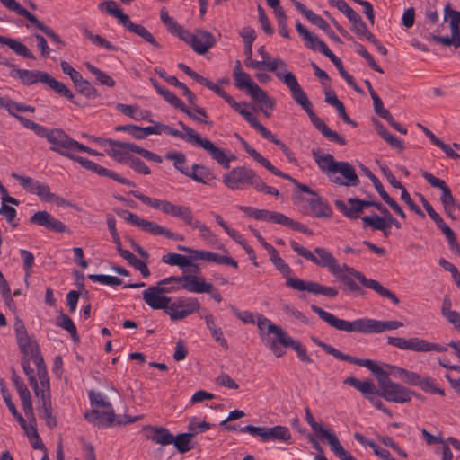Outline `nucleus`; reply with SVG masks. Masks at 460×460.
I'll return each mask as SVG.
<instances>
[{
  "label": "nucleus",
  "mask_w": 460,
  "mask_h": 460,
  "mask_svg": "<svg viewBox=\"0 0 460 460\" xmlns=\"http://www.w3.org/2000/svg\"><path fill=\"white\" fill-rule=\"evenodd\" d=\"M311 340L315 345L322 348L327 354L333 356L337 359L347 361L355 365L360 363L361 358L344 354L339 349H335L334 347L329 344L324 343L323 341H320L318 338L314 336H312Z\"/></svg>",
  "instance_id": "72a5a7b5"
},
{
  "label": "nucleus",
  "mask_w": 460,
  "mask_h": 460,
  "mask_svg": "<svg viewBox=\"0 0 460 460\" xmlns=\"http://www.w3.org/2000/svg\"><path fill=\"white\" fill-rule=\"evenodd\" d=\"M290 246L298 255L319 267L327 268L332 274L341 266L332 252L325 248L316 247L312 252L296 241H290Z\"/></svg>",
  "instance_id": "9b49d317"
},
{
  "label": "nucleus",
  "mask_w": 460,
  "mask_h": 460,
  "mask_svg": "<svg viewBox=\"0 0 460 460\" xmlns=\"http://www.w3.org/2000/svg\"><path fill=\"white\" fill-rule=\"evenodd\" d=\"M312 155L319 168L331 181L346 187H356L359 184L355 168L349 163L338 162L332 155L322 154L319 148L313 149Z\"/></svg>",
  "instance_id": "20e7f679"
},
{
  "label": "nucleus",
  "mask_w": 460,
  "mask_h": 460,
  "mask_svg": "<svg viewBox=\"0 0 460 460\" xmlns=\"http://www.w3.org/2000/svg\"><path fill=\"white\" fill-rule=\"evenodd\" d=\"M167 160L172 161L174 167L184 175H190V170L184 166L186 162V156L181 152H168L165 155Z\"/></svg>",
  "instance_id": "5fc2aeb1"
},
{
  "label": "nucleus",
  "mask_w": 460,
  "mask_h": 460,
  "mask_svg": "<svg viewBox=\"0 0 460 460\" xmlns=\"http://www.w3.org/2000/svg\"><path fill=\"white\" fill-rule=\"evenodd\" d=\"M358 366L367 367L376 376L379 386L377 395L379 397L395 403H404L411 400L414 392L398 383L393 382L389 377V374L375 361L361 358Z\"/></svg>",
  "instance_id": "39448f33"
},
{
  "label": "nucleus",
  "mask_w": 460,
  "mask_h": 460,
  "mask_svg": "<svg viewBox=\"0 0 460 460\" xmlns=\"http://www.w3.org/2000/svg\"><path fill=\"white\" fill-rule=\"evenodd\" d=\"M199 307L200 305L197 298L180 297L174 302H170L166 314L172 321H180L197 312Z\"/></svg>",
  "instance_id": "f3484780"
},
{
  "label": "nucleus",
  "mask_w": 460,
  "mask_h": 460,
  "mask_svg": "<svg viewBox=\"0 0 460 460\" xmlns=\"http://www.w3.org/2000/svg\"><path fill=\"white\" fill-rule=\"evenodd\" d=\"M189 174L187 176L195 181L207 185H211L216 180V176L209 168L199 164L192 165V171H190Z\"/></svg>",
  "instance_id": "473e14b6"
},
{
  "label": "nucleus",
  "mask_w": 460,
  "mask_h": 460,
  "mask_svg": "<svg viewBox=\"0 0 460 460\" xmlns=\"http://www.w3.org/2000/svg\"><path fill=\"white\" fill-rule=\"evenodd\" d=\"M313 125L323 135L324 137L337 143L341 146L346 145L344 137L340 136L336 131L332 130L313 111L309 110L307 112Z\"/></svg>",
  "instance_id": "cd10ccee"
},
{
  "label": "nucleus",
  "mask_w": 460,
  "mask_h": 460,
  "mask_svg": "<svg viewBox=\"0 0 460 460\" xmlns=\"http://www.w3.org/2000/svg\"><path fill=\"white\" fill-rule=\"evenodd\" d=\"M305 420L310 425L314 432L319 435L322 438L328 440L334 433L324 429L323 426L314 420V418L308 407L305 409Z\"/></svg>",
  "instance_id": "49530a36"
},
{
  "label": "nucleus",
  "mask_w": 460,
  "mask_h": 460,
  "mask_svg": "<svg viewBox=\"0 0 460 460\" xmlns=\"http://www.w3.org/2000/svg\"><path fill=\"white\" fill-rule=\"evenodd\" d=\"M223 182L231 190H243L246 186H251L259 192L275 197L279 195V190L268 186L253 170L244 166L233 168L224 175Z\"/></svg>",
  "instance_id": "423d86ee"
},
{
  "label": "nucleus",
  "mask_w": 460,
  "mask_h": 460,
  "mask_svg": "<svg viewBox=\"0 0 460 460\" xmlns=\"http://www.w3.org/2000/svg\"><path fill=\"white\" fill-rule=\"evenodd\" d=\"M163 294L172 293L181 288V276H171L157 282L155 285Z\"/></svg>",
  "instance_id": "37998d69"
},
{
  "label": "nucleus",
  "mask_w": 460,
  "mask_h": 460,
  "mask_svg": "<svg viewBox=\"0 0 460 460\" xmlns=\"http://www.w3.org/2000/svg\"><path fill=\"white\" fill-rule=\"evenodd\" d=\"M235 86L238 89H245L250 96L254 93L255 89L259 87L245 72L233 73Z\"/></svg>",
  "instance_id": "ea45409f"
},
{
  "label": "nucleus",
  "mask_w": 460,
  "mask_h": 460,
  "mask_svg": "<svg viewBox=\"0 0 460 460\" xmlns=\"http://www.w3.org/2000/svg\"><path fill=\"white\" fill-rule=\"evenodd\" d=\"M161 96L164 98V100L169 102L172 106H173L176 109H179L181 111L184 112L189 118L191 119L204 123L206 125L211 126L212 122L209 120H202L199 118H197L194 113L190 111V108H188L183 102L179 99L170 90L164 88L163 91H161V93H159Z\"/></svg>",
  "instance_id": "c85d7f7f"
},
{
  "label": "nucleus",
  "mask_w": 460,
  "mask_h": 460,
  "mask_svg": "<svg viewBox=\"0 0 460 460\" xmlns=\"http://www.w3.org/2000/svg\"><path fill=\"white\" fill-rule=\"evenodd\" d=\"M252 100L260 104V109H269L272 110L275 106V102L273 99L270 98L268 93L262 90L260 86L255 89L254 93L251 95Z\"/></svg>",
  "instance_id": "de8ad7c7"
},
{
  "label": "nucleus",
  "mask_w": 460,
  "mask_h": 460,
  "mask_svg": "<svg viewBox=\"0 0 460 460\" xmlns=\"http://www.w3.org/2000/svg\"><path fill=\"white\" fill-rule=\"evenodd\" d=\"M286 285L295 290L307 291L314 295H323L327 297H335L339 294L335 288L323 286L314 281H305L298 278H288Z\"/></svg>",
  "instance_id": "a211bd4d"
},
{
  "label": "nucleus",
  "mask_w": 460,
  "mask_h": 460,
  "mask_svg": "<svg viewBox=\"0 0 460 460\" xmlns=\"http://www.w3.org/2000/svg\"><path fill=\"white\" fill-rule=\"evenodd\" d=\"M56 324L63 328L64 330L67 331L75 341H79L76 327L72 319L68 315L65 314H60V315H58L57 318Z\"/></svg>",
  "instance_id": "603ef678"
},
{
  "label": "nucleus",
  "mask_w": 460,
  "mask_h": 460,
  "mask_svg": "<svg viewBox=\"0 0 460 460\" xmlns=\"http://www.w3.org/2000/svg\"><path fill=\"white\" fill-rule=\"evenodd\" d=\"M190 259L203 260L206 261L215 262L217 264L228 265L234 268L238 267V262L234 259L204 250H198V252H194V255H190Z\"/></svg>",
  "instance_id": "c756f323"
},
{
  "label": "nucleus",
  "mask_w": 460,
  "mask_h": 460,
  "mask_svg": "<svg viewBox=\"0 0 460 460\" xmlns=\"http://www.w3.org/2000/svg\"><path fill=\"white\" fill-rule=\"evenodd\" d=\"M332 275L345 284L350 291H360V287L352 279L353 276L348 275L344 272L341 266L332 273Z\"/></svg>",
  "instance_id": "bf43d9fd"
},
{
  "label": "nucleus",
  "mask_w": 460,
  "mask_h": 460,
  "mask_svg": "<svg viewBox=\"0 0 460 460\" xmlns=\"http://www.w3.org/2000/svg\"><path fill=\"white\" fill-rule=\"evenodd\" d=\"M30 223L44 226L55 233H65L67 231L66 226L60 220L54 217L48 211H37L30 217Z\"/></svg>",
  "instance_id": "412c9836"
},
{
  "label": "nucleus",
  "mask_w": 460,
  "mask_h": 460,
  "mask_svg": "<svg viewBox=\"0 0 460 460\" xmlns=\"http://www.w3.org/2000/svg\"><path fill=\"white\" fill-rule=\"evenodd\" d=\"M276 77L289 88L293 99L302 107L303 110H305V112L313 109L312 102L308 99L305 91L299 85L297 79L293 73L285 69L283 72H277Z\"/></svg>",
  "instance_id": "dca6fc26"
},
{
  "label": "nucleus",
  "mask_w": 460,
  "mask_h": 460,
  "mask_svg": "<svg viewBox=\"0 0 460 460\" xmlns=\"http://www.w3.org/2000/svg\"><path fill=\"white\" fill-rule=\"evenodd\" d=\"M129 193L146 206L159 209L164 214L170 215L172 217L181 218L186 225L192 228L199 229L200 231V237L208 243H216V235L205 224H202L194 218L190 208L181 205H174L165 199H153L137 190L130 191Z\"/></svg>",
  "instance_id": "7ed1b4c3"
},
{
  "label": "nucleus",
  "mask_w": 460,
  "mask_h": 460,
  "mask_svg": "<svg viewBox=\"0 0 460 460\" xmlns=\"http://www.w3.org/2000/svg\"><path fill=\"white\" fill-rule=\"evenodd\" d=\"M351 31L361 40H374V35L367 30L362 18L352 23Z\"/></svg>",
  "instance_id": "680f3d73"
},
{
  "label": "nucleus",
  "mask_w": 460,
  "mask_h": 460,
  "mask_svg": "<svg viewBox=\"0 0 460 460\" xmlns=\"http://www.w3.org/2000/svg\"><path fill=\"white\" fill-rule=\"evenodd\" d=\"M17 342L21 351L25 354L31 356V351H33L34 347L40 348L38 343L31 340L28 334L24 336H21L17 338Z\"/></svg>",
  "instance_id": "338daca9"
},
{
  "label": "nucleus",
  "mask_w": 460,
  "mask_h": 460,
  "mask_svg": "<svg viewBox=\"0 0 460 460\" xmlns=\"http://www.w3.org/2000/svg\"><path fill=\"white\" fill-rule=\"evenodd\" d=\"M309 206L313 215L316 217H330L332 216V208L319 196L314 194L309 199Z\"/></svg>",
  "instance_id": "4c0bfd02"
},
{
  "label": "nucleus",
  "mask_w": 460,
  "mask_h": 460,
  "mask_svg": "<svg viewBox=\"0 0 460 460\" xmlns=\"http://www.w3.org/2000/svg\"><path fill=\"white\" fill-rule=\"evenodd\" d=\"M115 213L127 221L128 223L139 227L141 230L152 234V235H164L168 239L175 241H183L184 237L179 234H176L170 229H167L155 222L148 221L139 217L137 215L121 208H115Z\"/></svg>",
  "instance_id": "1a4fd4ad"
},
{
  "label": "nucleus",
  "mask_w": 460,
  "mask_h": 460,
  "mask_svg": "<svg viewBox=\"0 0 460 460\" xmlns=\"http://www.w3.org/2000/svg\"><path fill=\"white\" fill-rule=\"evenodd\" d=\"M240 432L249 433L253 437H261L263 442L280 441L288 445L292 444V436L289 429L286 426L257 427L247 425L240 429Z\"/></svg>",
  "instance_id": "4468645a"
},
{
  "label": "nucleus",
  "mask_w": 460,
  "mask_h": 460,
  "mask_svg": "<svg viewBox=\"0 0 460 460\" xmlns=\"http://www.w3.org/2000/svg\"><path fill=\"white\" fill-rule=\"evenodd\" d=\"M85 66L93 75H94L96 80L99 82L100 84L106 85L108 87L115 86V81L106 73L102 72L98 67L94 66L89 62L85 63Z\"/></svg>",
  "instance_id": "4d7b16f0"
},
{
  "label": "nucleus",
  "mask_w": 460,
  "mask_h": 460,
  "mask_svg": "<svg viewBox=\"0 0 460 460\" xmlns=\"http://www.w3.org/2000/svg\"><path fill=\"white\" fill-rule=\"evenodd\" d=\"M34 194L38 195L44 201H56L58 205L65 202L64 199L50 192V189L48 184L41 183L40 181L35 186Z\"/></svg>",
  "instance_id": "a18cd8bd"
},
{
  "label": "nucleus",
  "mask_w": 460,
  "mask_h": 460,
  "mask_svg": "<svg viewBox=\"0 0 460 460\" xmlns=\"http://www.w3.org/2000/svg\"><path fill=\"white\" fill-rule=\"evenodd\" d=\"M84 35L90 40L93 44L103 47L107 50L114 51L117 49L115 46H113L111 42H109L106 39L102 38L100 35L93 34L90 30L84 29Z\"/></svg>",
  "instance_id": "0e129e2a"
},
{
  "label": "nucleus",
  "mask_w": 460,
  "mask_h": 460,
  "mask_svg": "<svg viewBox=\"0 0 460 460\" xmlns=\"http://www.w3.org/2000/svg\"><path fill=\"white\" fill-rule=\"evenodd\" d=\"M34 111H35V108L32 106L22 104V103H18V102L13 101L12 104H11L10 114L12 116L15 117L22 124L23 127L34 131L33 128L27 126L26 121L31 122L33 124H37V123L23 117V116L17 114V112H34Z\"/></svg>",
  "instance_id": "a19ab883"
},
{
  "label": "nucleus",
  "mask_w": 460,
  "mask_h": 460,
  "mask_svg": "<svg viewBox=\"0 0 460 460\" xmlns=\"http://www.w3.org/2000/svg\"><path fill=\"white\" fill-rule=\"evenodd\" d=\"M153 128L155 130L154 134L160 135L161 133H165L167 135L180 137L181 139L185 140L188 142V134L187 132H181L177 129H174L171 128L168 125L160 123V122H155V125L153 126Z\"/></svg>",
  "instance_id": "13d9d810"
},
{
  "label": "nucleus",
  "mask_w": 460,
  "mask_h": 460,
  "mask_svg": "<svg viewBox=\"0 0 460 460\" xmlns=\"http://www.w3.org/2000/svg\"><path fill=\"white\" fill-rule=\"evenodd\" d=\"M181 288L192 293H212L214 286L207 283L203 277L193 274H183L181 276Z\"/></svg>",
  "instance_id": "4be33fe9"
},
{
  "label": "nucleus",
  "mask_w": 460,
  "mask_h": 460,
  "mask_svg": "<svg viewBox=\"0 0 460 460\" xmlns=\"http://www.w3.org/2000/svg\"><path fill=\"white\" fill-rule=\"evenodd\" d=\"M244 65L247 67L257 69V70H267L269 72L277 73L279 72L278 69H285L287 64L281 58H274L271 62L257 61L252 58H245Z\"/></svg>",
  "instance_id": "2f4dec72"
},
{
  "label": "nucleus",
  "mask_w": 460,
  "mask_h": 460,
  "mask_svg": "<svg viewBox=\"0 0 460 460\" xmlns=\"http://www.w3.org/2000/svg\"><path fill=\"white\" fill-rule=\"evenodd\" d=\"M12 380L20 396L22 406L25 415L33 422H36V419L33 412L31 395L22 379L18 376L15 373L12 376Z\"/></svg>",
  "instance_id": "b1692460"
},
{
  "label": "nucleus",
  "mask_w": 460,
  "mask_h": 460,
  "mask_svg": "<svg viewBox=\"0 0 460 460\" xmlns=\"http://www.w3.org/2000/svg\"><path fill=\"white\" fill-rule=\"evenodd\" d=\"M327 441L330 445L331 450L341 460H357L349 452L344 449L335 434H333Z\"/></svg>",
  "instance_id": "09e8293b"
},
{
  "label": "nucleus",
  "mask_w": 460,
  "mask_h": 460,
  "mask_svg": "<svg viewBox=\"0 0 460 460\" xmlns=\"http://www.w3.org/2000/svg\"><path fill=\"white\" fill-rule=\"evenodd\" d=\"M257 326L261 332V338L264 341L265 335L272 333L277 336V340L279 342L286 332L279 325L274 324L270 319L266 318L262 314L257 316Z\"/></svg>",
  "instance_id": "7c9ffc66"
},
{
  "label": "nucleus",
  "mask_w": 460,
  "mask_h": 460,
  "mask_svg": "<svg viewBox=\"0 0 460 460\" xmlns=\"http://www.w3.org/2000/svg\"><path fill=\"white\" fill-rule=\"evenodd\" d=\"M280 345L284 347L292 348L296 350L299 359L305 363H312V358L307 355V351L305 346H303L299 341L294 340L287 332L279 341Z\"/></svg>",
  "instance_id": "e433bc0d"
},
{
  "label": "nucleus",
  "mask_w": 460,
  "mask_h": 460,
  "mask_svg": "<svg viewBox=\"0 0 460 460\" xmlns=\"http://www.w3.org/2000/svg\"><path fill=\"white\" fill-rule=\"evenodd\" d=\"M341 267L344 272H346L348 275L353 276L366 288L373 289L381 296L390 299L394 305H398L400 303V300L395 296V294L382 286L377 280L367 279L364 274L348 266L347 264H343Z\"/></svg>",
  "instance_id": "6ab92c4d"
},
{
  "label": "nucleus",
  "mask_w": 460,
  "mask_h": 460,
  "mask_svg": "<svg viewBox=\"0 0 460 460\" xmlns=\"http://www.w3.org/2000/svg\"><path fill=\"white\" fill-rule=\"evenodd\" d=\"M101 9H104L110 15L117 18L119 22L128 31L141 37L146 42H148L155 48L160 49L161 45L156 41L152 33L141 24H136L130 21L128 15L125 14L115 1L110 0L99 4Z\"/></svg>",
  "instance_id": "6e6552de"
},
{
  "label": "nucleus",
  "mask_w": 460,
  "mask_h": 460,
  "mask_svg": "<svg viewBox=\"0 0 460 460\" xmlns=\"http://www.w3.org/2000/svg\"><path fill=\"white\" fill-rule=\"evenodd\" d=\"M421 175L432 187L441 190L442 194L440 197V201L443 205L445 213L451 219H456L457 212L460 211V204L454 198L450 188L447 186L445 181L435 177L433 174L427 171H422Z\"/></svg>",
  "instance_id": "f8f14e48"
},
{
  "label": "nucleus",
  "mask_w": 460,
  "mask_h": 460,
  "mask_svg": "<svg viewBox=\"0 0 460 460\" xmlns=\"http://www.w3.org/2000/svg\"><path fill=\"white\" fill-rule=\"evenodd\" d=\"M303 40L305 46L314 51H320L325 55L330 50L328 46L312 32H310L309 37H305Z\"/></svg>",
  "instance_id": "6e6d98bb"
},
{
  "label": "nucleus",
  "mask_w": 460,
  "mask_h": 460,
  "mask_svg": "<svg viewBox=\"0 0 460 460\" xmlns=\"http://www.w3.org/2000/svg\"><path fill=\"white\" fill-rule=\"evenodd\" d=\"M343 382L345 385H349L358 390L366 399L370 397L373 394H377L376 386L371 380L361 381L354 376H349Z\"/></svg>",
  "instance_id": "c9c22d12"
},
{
  "label": "nucleus",
  "mask_w": 460,
  "mask_h": 460,
  "mask_svg": "<svg viewBox=\"0 0 460 460\" xmlns=\"http://www.w3.org/2000/svg\"><path fill=\"white\" fill-rule=\"evenodd\" d=\"M22 17H24L27 21H29L36 28H38L42 32H44L48 37H49L57 44L60 45L61 47H64L66 45L65 42L59 37V35H58L53 31V29H51L49 26H46L44 23H42L40 21H39L38 18L34 14L31 13L28 10L23 13Z\"/></svg>",
  "instance_id": "f704fd0d"
},
{
  "label": "nucleus",
  "mask_w": 460,
  "mask_h": 460,
  "mask_svg": "<svg viewBox=\"0 0 460 460\" xmlns=\"http://www.w3.org/2000/svg\"><path fill=\"white\" fill-rule=\"evenodd\" d=\"M270 261L274 264V266L284 275L289 274L291 272V268L288 263L284 261V260L279 255L278 251L273 248L269 252Z\"/></svg>",
  "instance_id": "e2e57ef3"
},
{
  "label": "nucleus",
  "mask_w": 460,
  "mask_h": 460,
  "mask_svg": "<svg viewBox=\"0 0 460 460\" xmlns=\"http://www.w3.org/2000/svg\"><path fill=\"white\" fill-rule=\"evenodd\" d=\"M144 430L147 431L146 437L148 440L160 445L169 446L172 444L173 434L170 430L162 426H146Z\"/></svg>",
  "instance_id": "bb28decb"
},
{
  "label": "nucleus",
  "mask_w": 460,
  "mask_h": 460,
  "mask_svg": "<svg viewBox=\"0 0 460 460\" xmlns=\"http://www.w3.org/2000/svg\"><path fill=\"white\" fill-rule=\"evenodd\" d=\"M10 75L13 77L19 78L25 85H31L36 83L45 84L57 93L73 101L74 93L72 91L68 89L65 84L56 80L47 72L13 67Z\"/></svg>",
  "instance_id": "0eeeda50"
},
{
  "label": "nucleus",
  "mask_w": 460,
  "mask_h": 460,
  "mask_svg": "<svg viewBox=\"0 0 460 460\" xmlns=\"http://www.w3.org/2000/svg\"><path fill=\"white\" fill-rule=\"evenodd\" d=\"M142 295L144 301L152 309H163L165 313L170 302L172 301V298L164 296V294H163L155 285L150 286L147 289L144 290Z\"/></svg>",
  "instance_id": "393cba45"
},
{
  "label": "nucleus",
  "mask_w": 460,
  "mask_h": 460,
  "mask_svg": "<svg viewBox=\"0 0 460 460\" xmlns=\"http://www.w3.org/2000/svg\"><path fill=\"white\" fill-rule=\"evenodd\" d=\"M26 123L28 127L34 129L36 135L48 140L51 145V151L78 163L84 169L95 172L99 176L108 177L121 184L135 187V183L132 181L119 175L114 171L102 167L87 158L75 155V152H85L91 155H100L101 154L73 139L63 129L48 128L40 124H33L28 121Z\"/></svg>",
  "instance_id": "f257e3e1"
},
{
  "label": "nucleus",
  "mask_w": 460,
  "mask_h": 460,
  "mask_svg": "<svg viewBox=\"0 0 460 460\" xmlns=\"http://www.w3.org/2000/svg\"><path fill=\"white\" fill-rule=\"evenodd\" d=\"M193 38L191 48L199 55L206 54L216 44L214 35L205 30L196 29L193 31Z\"/></svg>",
  "instance_id": "a878e982"
},
{
  "label": "nucleus",
  "mask_w": 460,
  "mask_h": 460,
  "mask_svg": "<svg viewBox=\"0 0 460 460\" xmlns=\"http://www.w3.org/2000/svg\"><path fill=\"white\" fill-rule=\"evenodd\" d=\"M206 324L215 341L226 349L228 348L227 341L224 338L222 330L217 327L213 315L209 314L206 316Z\"/></svg>",
  "instance_id": "8fccbe9b"
},
{
  "label": "nucleus",
  "mask_w": 460,
  "mask_h": 460,
  "mask_svg": "<svg viewBox=\"0 0 460 460\" xmlns=\"http://www.w3.org/2000/svg\"><path fill=\"white\" fill-rule=\"evenodd\" d=\"M84 418L96 427L111 426L115 422V413L111 403L110 409L101 407V409H93L91 411L84 413Z\"/></svg>",
  "instance_id": "5701e85b"
},
{
  "label": "nucleus",
  "mask_w": 460,
  "mask_h": 460,
  "mask_svg": "<svg viewBox=\"0 0 460 460\" xmlns=\"http://www.w3.org/2000/svg\"><path fill=\"white\" fill-rule=\"evenodd\" d=\"M193 436L194 434L192 432L181 433L177 436H173L172 445L175 447L179 453H187L193 448L191 445Z\"/></svg>",
  "instance_id": "79ce46f5"
},
{
  "label": "nucleus",
  "mask_w": 460,
  "mask_h": 460,
  "mask_svg": "<svg viewBox=\"0 0 460 460\" xmlns=\"http://www.w3.org/2000/svg\"><path fill=\"white\" fill-rule=\"evenodd\" d=\"M387 343L400 349L411 350L415 352H445L447 349L446 347L438 343L429 342L427 340L418 337H412L410 339L402 337H388Z\"/></svg>",
  "instance_id": "2eb2a0df"
},
{
  "label": "nucleus",
  "mask_w": 460,
  "mask_h": 460,
  "mask_svg": "<svg viewBox=\"0 0 460 460\" xmlns=\"http://www.w3.org/2000/svg\"><path fill=\"white\" fill-rule=\"evenodd\" d=\"M309 22L317 26L323 31L328 29L329 23L320 15L314 13L312 10L307 9L305 6L300 12Z\"/></svg>",
  "instance_id": "052dcab7"
},
{
  "label": "nucleus",
  "mask_w": 460,
  "mask_h": 460,
  "mask_svg": "<svg viewBox=\"0 0 460 460\" xmlns=\"http://www.w3.org/2000/svg\"><path fill=\"white\" fill-rule=\"evenodd\" d=\"M89 279L93 282H99L103 285L110 286H119L122 284V280L118 277L103 275V274H90Z\"/></svg>",
  "instance_id": "69168bd1"
},
{
  "label": "nucleus",
  "mask_w": 460,
  "mask_h": 460,
  "mask_svg": "<svg viewBox=\"0 0 460 460\" xmlns=\"http://www.w3.org/2000/svg\"><path fill=\"white\" fill-rule=\"evenodd\" d=\"M247 105V102L239 103L235 102L232 108L241 116H243V119L251 125V127L258 130L262 124L258 121L257 118L251 111L243 108V106Z\"/></svg>",
  "instance_id": "3c124183"
},
{
  "label": "nucleus",
  "mask_w": 460,
  "mask_h": 460,
  "mask_svg": "<svg viewBox=\"0 0 460 460\" xmlns=\"http://www.w3.org/2000/svg\"><path fill=\"white\" fill-rule=\"evenodd\" d=\"M110 147L111 148L107 151V154L111 158L118 163L128 164L130 159L133 157L131 153H136V147H137V145L116 140L110 142Z\"/></svg>",
  "instance_id": "aec40b11"
},
{
  "label": "nucleus",
  "mask_w": 460,
  "mask_h": 460,
  "mask_svg": "<svg viewBox=\"0 0 460 460\" xmlns=\"http://www.w3.org/2000/svg\"><path fill=\"white\" fill-rule=\"evenodd\" d=\"M334 205L341 213L351 220L358 219L360 217V213L363 212L364 208L367 207H375L384 217L390 214L388 209L382 203L372 200H362L358 198H349L347 203L341 199H336Z\"/></svg>",
  "instance_id": "ddd939ff"
},
{
  "label": "nucleus",
  "mask_w": 460,
  "mask_h": 460,
  "mask_svg": "<svg viewBox=\"0 0 460 460\" xmlns=\"http://www.w3.org/2000/svg\"><path fill=\"white\" fill-rule=\"evenodd\" d=\"M12 177L15 180H17L22 187L28 192L34 194L35 192V186L38 184V181L32 179L29 176L20 175L16 172L12 173Z\"/></svg>",
  "instance_id": "774afa93"
},
{
  "label": "nucleus",
  "mask_w": 460,
  "mask_h": 460,
  "mask_svg": "<svg viewBox=\"0 0 460 460\" xmlns=\"http://www.w3.org/2000/svg\"><path fill=\"white\" fill-rule=\"evenodd\" d=\"M162 261L172 266H178L181 269H185L188 266L193 265L190 256L186 257L180 253H167L162 257Z\"/></svg>",
  "instance_id": "c03bdc74"
},
{
  "label": "nucleus",
  "mask_w": 460,
  "mask_h": 460,
  "mask_svg": "<svg viewBox=\"0 0 460 460\" xmlns=\"http://www.w3.org/2000/svg\"><path fill=\"white\" fill-rule=\"evenodd\" d=\"M311 309L331 327L347 332L380 333L403 326L399 321H379L371 318H358L349 322L338 318L316 305H312Z\"/></svg>",
  "instance_id": "f03ea898"
},
{
  "label": "nucleus",
  "mask_w": 460,
  "mask_h": 460,
  "mask_svg": "<svg viewBox=\"0 0 460 460\" xmlns=\"http://www.w3.org/2000/svg\"><path fill=\"white\" fill-rule=\"evenodd\" d=\"M178 124L181 127L183 131L188 134V143H190L196 146H199L207 151L209 155L216 160L224 168L228 169L231 161L235 159L234 155H227L226 152L214 145L209 139L202 138L194 129L185 125L182 121H179Z\"/></svg>",
  "instance_id": "9d476101"
},
{
  "label": "nucleus",
  "mask_w": 460,
  "mask_h": 460,
  "mask_svg": "<svg viewBox=\"0 0 460 460\" xmlns=\"http://www.w3.org/2000/svg\"><path fill=\"white\" fill-rule=\"evenodd\" d=\"M0 43L8 46L16 54L30 59H35V56L32 52L22 42L13 39L0 36Z\"/></svg>",
  "instance_id": "58836bf2"
},
{
  "label": "nucleus",
  "mask_w": 460,
  "mask_h": 460,
  "mask_svg": "<svg viewBox=\"0 0 460 460\" xmlns=\"http://www.w3.org/2000/svg\"><path fill=\"white\" fill-rule=\"evenodd\" d=\"M364 227L370 226L373 230H385L387 228L386 216L382 217L376 214L365 216L362 218Z\"/></svg>",
  "instance_id": "864d4df0"
}]
</instances>
